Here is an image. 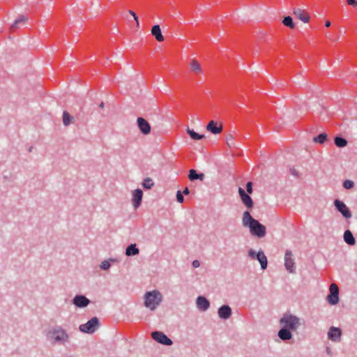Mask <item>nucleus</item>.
<instances>
[{"instance_id":"nucleus-1","label":"nucleus","mask_w":357,"mask_h":357,"mask_svg":"<svg viewBox=\"0 0 357 357\" xmlns=\"http://www.w3.org/2000/svg\"><path fill=\"white\" fill-rule=\"evenodd\" d=\"M243 225L248 227L250 234L257 238H263L266 234V227L259 220L255 219L248 211L243 213Z\"/></svg>"},{"instance_id":"nucleus-2","label":"nucleus","mask_w":357,"mask_h":357,"mask_svg":"<svg viewBox=\"0 0 357 357\" xmlns=\"http://www.w3.org/2000/svg\"><path fill=\"white\" fill-rule=\"evenodd\" d=\"M47 337L52 343L65 344L69 341L66 331L60 326H55L47 332Z\"/></svg>"},{"instance_id":"nucleus-3","label":"nucleus","mask_w":357,"mask_h":357,"mask_svg":"<svg viewBox=\"0 0 357 357\" xmlns=\"http://www.w3.org/2000/svg\"><path fill=\"white\" fill-rule=\"evenodd\" d=\"M162 296L161 293L157 290L148 291L144 296V305L151 310H153L161 303Z\"/></svg>"},{"instance_id":"nucleus-4","label":"nucleus","mask_w":357,"mask_h":357,"mask_svg":"<svg viewBox=\"0 0 357 357\" xmlns=\"http://www.w3.org/2000/svg\"><path fill=\"white\" fill-rule=\"evenodd\" d=\"M282 327L295 331L300 326V319L293 314H284L280 319Z\"/></svg>"},{"instance_id":"nucleus-5","label":"nucleus","mask_w":357,"mask_h":357,"mask_svg":"<svg viewBox=\"0 0 357 357\" xmlns=\"http://www.w3.org/2000/svg\"><path fill=\"white\" fill-rule=\"evenodd\" d=\"M100 326V322L97 317L90 319L86 323L80 324L79 330L80 332L86 334L94 333Z\"/></svg>"},{"instance_id":"nucleus-6","label":"nucleus","mask_w":357,"mask_h":357,"mask_svg":"<svg viewBox=\"0 0 357 357\" xmlns=\"http://www.w3.org/2000/svg\"><path fill=\"white\" fill-rule=\"evenodd\" d=\"M248 256L252 259H257L259 261L262 270H265L267 268V265H268L267 257L262 250H259V252H257L255 250L250 249L248 252Z\"/></svg>"},{"instance_id":"nucleus-7","label":"nucleus","mask_w":357,"mask_h":357,"mask_svg":"<svg viewBox=\"0 0 357 357\" xmlns=\"http://www.w3.org/2000/svg\"><path fill=\"white\" fill-rule=\"evenodd\" d=\"M151 335L153 340L162 345L171 346L173 344V341L160 331H154Z\"/></svg>"},{"instance_id":"nucleus-8","label":"nucleus","mask_w":357,"mask_h":357,"mask_svg":"<svg viewBox=\"0 0 357 357\" xmlns=\"http://www.w3.org/2000/svg\"><path fill=\"white\" fill-rule=\"evenodd\" d=\"M326 300L331 305H335L339 301V287L335 284L332 283L329 287V294L326 297Z\"/></svg>"},{"instance_id":"nucleus-9","label":"nucleus","mask_w":357,"mask_h":357,"mask_svg":"<svg viewBox=\"0 0 357 357\" xmlns=\"http://www.w3.org/2000/svg\"><path fill=\"white\" fill-rule=\"evenodd\" d=\"M334 206L337 211L340 212L345 218H350L352 216L350 209L347 206L344 202L336 199L334 201Z\"/></svg>"},{"instance_id":"nucleus-10","label":"nucleus","mask_w":357,"mask_h":357,"mask_svg":"<svg viewBox=\"0 0 357 357\" xmlns=\"http://www.w3.org/2000/svg\"><path fill=\"white\" fill-rule=\"evenodd\" d=\"M292 257V252L290 250H287L284 255V266L290 273H294L296 271L295 262Z\"/></svg>"},{"instance_id":"nucleus-11","label":"nucleus","mask_w":357,"mask_h":357,"mask_svg":"<svg viewBox=\"0 0 357 357\" xmlns=\"http://www.w3.org/2000/svg\"><path fill=\"white\" fill-rule=\"evenodd\" d=\"M238 192L242 203L248 209L252 208L254 206V202L249 194L246 193L245 190L241 187L238 188Z\"/></svg>"},{"instance_id":"nucleus-12","label":"nucleus","mask_w":357,"mask_h":357,"mask_svg":"<svg viewBox=\"0 0 357 357\" xmlns=\"http://www.w3.org/2000/svg\"><path fill=\"white\" fill-rule=\"evenodd\" d=\"M137 125L139 130L143 135H147L151 133V125L144 118L138 117L137 119Z\"/></svg>"},{"instance_id":"nucleus-13","label":"nucleus","mask_w":357,"mask_h":357,"mask_svg":"<svg viewBox=\"0 0 357 357\" xmlns=\"http://www.w3.org/2000/svg\"><path fill=\"white\" fill-rule=\"evenodd\" d=\"M342 335L340 327L331 326L328 331V338L333 342H339Z\"/></svg>"},{"instance_id":"nucleus-14","label":"nucleus","mask_w":357,"mask_h":357,"mask_svg":"<svg viewBox=\"0 0 357 357\" xmlns=\"http://www.w3.org/2000/svg\"><path fill=\"white\" fill-rule=\"evenodd\" d=\"M90 303L91 301L82 294L76 295L73 299V303L80 308L86 307Z\"/></svg>"},{"instance_id":"nucleus-15","label":"nucleus","mask_w":357,"mask_h":357,"mask_svg":"<svg viewBox=\"0 0 357 357\" xmlns=\"http://www.w3.org/2000/svg\"><path fill=\"white\" fill-rule=\"evenodd\" d=\"M143 191L137 188L132 192V202L134 208H137L142 204Z\"/></svg>"},{"instance_id":"nucleus-16","label":"nucleus","mask_w":357,"mask_h":357,"mask_svg":"<svg viewBox=\"0 0 357 357\" xmlns=\"http://www.w3.org/2000/svg\"><path fill=\"white\" fill-rule=\"evenodd\" d=\"M196 303L198 309L201 311L207 310L210 306L209 301L202 296H199L197 298Z\"/></svg>"},{"instance_id":"nucleus-17","label":"nucleus","mask_w":357,"mask_h":357,"mask_svg":"<svg viewBox=\"0 0 357 357\" xmlns=\"http://www.w3.org/2000/svg\"><path fill=\"white\" fill-rule=\"evenodd\" d=\"M292 332L293 331L289 329H287L284 327H281V328L278 332V336L280 340L283 341H287L292 338Z\"/></svg>"},{"instance_id":"nucleus-18","label":"nucleus","mask_w":357,"mask_h":357,"mask_svg":"<svg viewBox=\"0 0 357 357\" xmlns=\"http://www.w3.org/2000/svg\"><path fill=\"white\" fill-rule=\"evenodd\" d=\"M294 14L296 17H298L300 20L302 22L306 23L309 22L310 16L307 15V13L301 8H294Z\"/></svg>"},{"instance_id":"nucleus-19","label":"nucleus","mask_w":357,"mask_h":357,"mask_svg":"<svg viewBox=\"0 0 357 357\" xmlns=\"http://www.w3.org/2000/svg\"><path fill=\"white\" fill-rule=\"evenodd\" d=\"M28 18L24 15H20L17 19L15 20L13 24L10 26V30L12 31H15L16 29L20 28L22 26L24 25Z\"/></svg>"},{"instance_id":"nucleus-20","label":"nucleus","mask_w":357,"mask_h":357,"mask_svg":"<svg viewBox=\"0 0 357 357\" xmlns=\"http://www.w3.org/2000/svg\"><path fill=\"white\" fill-rule=\"evenodd\" d=\"M206 129L208 131L215 135L220 133L222 130V126H218V123L214 121H211L208 122V125L206 126Z\"/></svg>"},{"instance_id":"nucleus-21","label":"nucleus","mask_w":357,"mask_h":357,"mask_svg":"<svg viewBox=\"0 0 357 357\" xmlns=\"http://www.w3.org/2000/svg\"><path fill=\"white\" fill-rule=\"evenodd\" d=\"M151 34L155 37V40L158 42L164 40V36L162 33L160 25H153L151 28Z\"/></svg>"},{"instance_id":"nucleus-22","label":"nucleus","mask_w":357,"mask_h":357,"mask_svg":"<svg viewBox=\"0 0 357 357\" xmlns=\"http://www.w3.org/2000/svg\"><path fill=\"white\" fill-rule=\"evenodd\" d=\"M139 253V250L137 247L136 243H131L126 248L125 254L128 257H132L137 255Z\"/></svg>"},{"instance_id":"nucleus-23","label":"nucleus","mask_w":357,"mask_h":357,"mask_svg":"<svg viewBox=\"0 0 357 357\" xmlns=\"http://www.w3.org/2000/svg\"><path fill=\"white\" fill-rule=\"evenodd\" d=\"M188 178L191 181H194L195 180L203 181L204 178V174L203 173H197L195 169H191L189 170Z\"/></svg>"},{"instance_id":"nucleus-24","label":"nucleus","mask_w":357,"mask_h":357,"mask_svg":"<svg viewBox=\"0 0 357 357\" xmlns=\"http://www.w3.org/2000/svg\"><path fill=\"white\" fill-rule=\"evenodd\" d=\"M343 238L345 243H347L349 245H354L356 243V239L352 232L349 229H347L344 231Z\"/></svg>"},{"instance_id":"nucleus-25","label":"nucleus","mask_w":357,"mask_h":357,"mask_svg":"<svg viewBox=\"0 0 357 357\" xmlns=\"http://www.w3.org/2000/svg\"><path fill=\"white\" fill-rule=\"evenodd\" d=\"M334 143L336 146L343 148L347 145L348 142L345 138L341 136H336L334 139Z\"/></svg>"},{"instance_id":"nucleus-26","label":"nucleus","mask_w":357,"mask_h":357,"mask_svg":"<svg viewBox=\"0 0 357 357\" xmlns=\"http://www.w3.org/2000/svg\"><path fill=\"white\" fill-rule=\"evenodd\" d=\"M190 66L191 70L195 73H200L202 72L201 65L198 63V61L195 59L191 60L190 63Z\"/></svg>"},{"instance_id":"nucleus-27","label":"nucleus","mask_w":357,"mask_h":357,"mask_svg":"<svg viewBox=\"0 0 357 357\" xmlns=\"http://www.w3.org/2000/svg\"><path fill=\"white\" fill-rule=\"evenodd\" d=\"M74 117L71 116L68 112L64 111L63 113V123L65 126H69L73 123Z\"/></svg>"},{"instance_id":"nucleus-28","label":"nucleus","mask_w":357,"mask_h":357,"mask_svg":"<svg viewBox=\"0 0 357 357\" xmlns=\"http://www.w3.org/2000/svg\"><path fill=\"white\" fill-rule=\"evenodd\" d=\"M328 139L327 134L325 132L320 133L313 138V142L317 144H323Z\"/></svg>"},{"instance_id":"nucleus-29","label":"nucleus","mask_w":357,"mask_h":357,"mask_svg":"<svg viewBox=\"0 0 357 357\" xmlns=\"http://www.w3.org/2000/svg\"><path fill=\"white\" fill-rule=\"evenodd\" d=\"M117 260L115 259L110 258L108 260H105L102 261L100 264V268L104 271H107L111 267V262H116Z\"/></svg>"},{"instance_id":"nucleus-30","label":"nucleus","mask_w":357,"mask_h":357,"mask_svg":"<svg viewBox=\"0 0 357 357\" xmlns=\"http://www.w3.org/2000/svg\"><path fill=\"white\" fill-rule=\"evenodd\" d=\"M187 133L194 140H200L204 137V135L199 134L194 131V130L190 129L189 128L187 129Z\"/></svg>"},{"instance_id":"nucleus-31","label":"nucleus","mask_w":357,"mask_h":357,"mask_svg":"<svg viewBox=\"0 0 357 357\" xmlns=\"http://www.w3.org/2000/svg\"><path fill=\"white\" fill-rule=\"evenodd\" d=\"M282 24L290 29H294L295 27V24L293 22V19L291 16L284 17L282 20Z\"/></svg>"},{"instance_id":"nucleus-32","label":"nucleus","mask_w":357,"mask_h":357,"mask_svg":"<svg viewBox=\"0 0 357 357\" xmlns=\"http://www.w3.org/2000/svg\"><path fill=\"white\" fill-rule=\"evenodd\" d=\"M142 185L144 189L149 190L154 185V183L151 178H146L143 181Z\"/></svg>"},{"instance_id":"nucleus-33","label":"nucleus","mask_w":357,"mask_h":357,"mask_svg":"<svg viewBox=\"0 0 357 357\" xmlns=\"http://www.w3.org/2000/svg\"><path fill=\"white\" fill-rule=\"evenodd\" d=\"M342 185L347 190H351L354 187V182L351 180L347 179L343 181Z\"/></svg>"},{"instance_id":"nucleus-34","label":"nucleus","mask_w":357,"mask_h":357,"mask_svg":"<svg viewBox=\"0 0 357 357\" xmlns=\"http://www.w3.org/2000/svg\"><path fill=\"white\" fill-rule=\"evenodd\" d=\"M217 312H231V308L228 305H222Z\"/></svg>"},{"instance_id":"nucleus-35","label":"nucleus","mask_w":357,"mask_h":357,"mask_svg":"<svg viewBox=\"0 0 357 357\" xmlns=\"http://www.w3.org/2000/svg\"><path fill=\"white\" fill-rule=\"evenodd\" d=\"M253 183L252 181L247 182L245 185L246 193L252 194L253 192Z\"/></svg>"},{"instance_id":"nucleus-36","label":"nucleus","mask_w":357,"mask_h":357,"mask_svg":"<svg viewBox=\"0 0 357 357\" xmlns=\"http://www.w3.org/2000/svg\"><path fill=\"white\" fill-rule=\"evenodd\" d=\"M176 201L181 204L184 202L183 195L181 190H178L176 192Z\"/></svg>"},{"instance_id":"nucleus-37","label":"nucleus","mask_w":357,"mask_h":357,"mask_svg":"<svg viewBox=\"0 0 357 357\" xmlns=\"http://www.w3.org/2000/svg\"><path fill=\"white\" fill-rule=\"evenodd\" d=\"M129 13L134 17V20L136 22V26L137 28H139V18H138V16L137 15V14L131 10H129Z\"/></svg>"},{"instance_id":"nucleus-38","label":"nucleus","mask_w":357,"mask_h":357,"mask_svg":"<svg viewBox=\"0 0 357 357\" xmlns=\"http://www.w3.org/2000/svg\"><path fill=\"white\" fill-rule=\"evenodd\" d=\"M232 314H218L220 319L227 320L231 317Z\"/></svg>"},{"instance_id":"nucleus-39","label":"nucleus","mask_w":357,"mask_h":357,"mask_svg":"<svg viewBox=\"0 0 357 357\" xmlns=\"http://www.w3.org/2000/svg\"><path fill=\"white\" fill-rule=\"evenodd\" d=\"M192 265L194 268H198L200 266V262L198 260H194Z\"/></svg>"},{"instance_id":"nucleus-40","label":"nucleus","mask_w":357,"mask_h":357,"mask_svg":"<svg viewBox=\"0 0 357 357\" xmlns=\"http://www.w3.org/2000/svg\"><path fill=\"white\" fill-rule=\"evenodd\" d=\"M347 3L350 6H356V0H347Z\"/></svg>"},{"instance_id":"nucleus-41","label":"nucleus","mask_w":357,"mask_h":357,"mask_svg":"<svg viewBox=\"0 0 357 357\" xmlns=\"http://www.w3.org/2000/svg\"><path fill=\"white\" fill-rule=\"evenodd\" d=\"M290 172L292 175L297 176V177L298 176V173L295 169H291Z\"/></svg>"},{"instance_id":"nucleus-42","label":"nucleus","mask_w":357,"mask_h":357,"mask_svg":"<svg viewBox=\"0 0 357 357\" xmlns=\"http://www.w3.org/2000/svg\"><path fill=\"white\" fill-rule=\"evenodd\" d=\"M182 193H183V195H189V194H190V190H189L188 188V187H185V188H184L183 191L182 192Z\"/></svg>"},{"instance_id":"nucleus-43","label":"nucleus","mask_w":357,"mask_h":357,"mask_svg":"<svg viewBox=\"0 0 357 357\" xmlns=\"http://www.w3.org/2000/svg\"><path fill=\"white\" fill-rule=\"evenodd\" d=\"M326 351L327 354H328L330 356L332 355V350L331 349L330 347H327L326 349Z\"/></svg>"},{"instance_id":"nucleus-44","label":"nucleus","mask_w":357,"mask_h":357,"mask_svg":"<svg viewBox=\"0 0 357 357\" xmlns=\"http://www.w3.org/2000/svg\"><path fill=\"white\" fill-rule=\"evenodd\" d=\"M328 39H330L331 41H336L337 38H333L331 34H328L326 36Z\"/></svg>"},{"instance_id":"nucleus-45","label":"nucleus","mask_w":357,"mask_h":357,"mask_svg":"<svg viewBox=\"0 0 357 357\" xmlns=\"http://www.w3.org/2000/svg\"><path fill=\"white\" fill-rule=\"evenodd\" d=\"M331 22L329 20H326V22H325V26L326 27H329L331 26Z\"/></svg>"},{"instance_id":"nucleus-46","label":"nucleus","mask_w":357,"mask_h":357,"mask_svg":"<svg viewBox=\"0 0 357 357\" xmlns=\"http://www.w3.org/2000/svg\"><path fill=\"white\" fill-rule=\"evenodd\" d=\"M104 106H105V104L103 102H100V104L99 105V107L102 108V109L104 108Z\"/></svg>"},{"instance_id":"nucleus-47","label":"nucleus","mask_w":357,"mask_h":357,"mask_svg":"<svg viewBox=\"0 0 357 357\" xmlns=\"http://www.w3.org/2000/svg\"><path fill=\"white\" fill-rule=\"evenodd\" d=\"M28 151H29V152H32V151H33V146L29 147V150H28Z\"/></svg>"},{"instance_id":"nucleus-48","label":"nucleus","mask_w":357,"mask_h":357,"mask_svg":"<svg viewBox=\"0 0 357 357\" xmlns=\"http://www.w3.org/2000/svg\"><path fill=\"white\" fill-rule=\"evenodd\" d=\"M164 318H165V317H160V320H161L163 323H165L166 321H163V319H164Z\"/></svg>"},{"instance_id":"nucleus-49","label":"nucleus","mask_w":357,"mask_h":357,"mask_svg":"<svg viewBox=\"0 0 357 357\" xmlns=\"http://www.w3.org/2000/svg\"><path fill=\"white\" fill-rule=\"evenodd\" d=\"M231 141H229V140H227V144H228V146H231Z\"/></svg>"},{"instance_id":"nucleus-50","label":"nucleus","mask_w":357,"mask_h":357,"mask_svg":"<svg viewBox=\"0 0 357 357\" xmlns=\"http://www.w3.org/2000/svg\"><path fill=\"white\" fill-rule=\"evenodd\" d=\"M231 141H229V140H227V144H228V146H231Z\"/></svg>"},{"instance_id":"nucleus-51","label":"nucleus","mask_w":357,"mask_h":357,"mask_svg":"<svg viewBox=\"0 0 357 357\" xmlns=\"http://www.w3.org/2000/svg\"><path fill=\"white\" fill-rule=\"evenodd\" d=\"M356 6H357V0H356Z\"/></svg>"}]
</instances>
